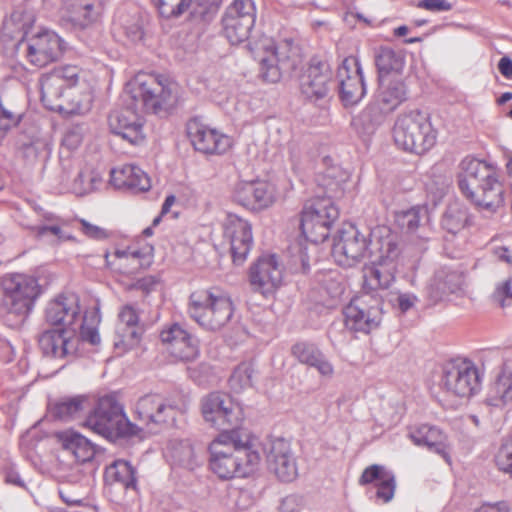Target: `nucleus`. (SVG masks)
I'll return each mask as SVG.
<instances>
[{"instance_id": "obj_58", "label": "nucleus", "mask_w": 512, "mask_h": 512, "mask_svg": "<svg viewBox=\"0 0 512 512\" xmlns=\"http://www.w3.org/2000/svg\"><path fill=\"white\" fill-rule=\"evenodd\" d=\"M83 140V128L81 126H73L65 133L62 145L69 150H74L80 146Z\"/></svg>"}, {"instance_id": "obj_45", "label": "nucleus", "mask_w": 512, "mask_h": 512, "mask_svg": "<svg viewBox=\"0 0 512 512\" xmlns=\"http://www.w3.org/2000/svg\"><path fill=\"white\" fill-rule=\"evenodd\" d=\"M442 275L443 274H437L435 272L426 286V298L431 305H436L444 301L450 295V292L445 289V285H443Z\"/></svg>"}, {"instance_id": "obj_55", "label": "nucleus", "mask_w": 512, "mask_h": 512, "mask_svg": "<svg viewBox=\"0 0 512 512\" xmlns=\"http://www.w3.org/2000/svg\"><path fill=\"white\" fill-rule=\"evenodd\" d=\"M493 300L502 308L512 304V278H508L496 287Z\"/></svg>"}, {"instance_id": "obj_52", "label": "nucleus", "mask_w": 512, "mask_h": 512, "mask_svg": "<svg viewBox=\"0 0 512 512\" xmlns=\"http://www.w3.org/2000/svg\"><path fill=\"white\" fill-rule=\"evenodd\" d=\"M376 498L381 500L383 503L390 502L395 493L396 489V481L395 476L392 472L389 474H384L382 480L376 483Z\"/></svg>"}, {"instance_id": "obj_26", "label": "nucleus", "mask_w": 512, "mask_h": 512, "mask_svg": "<svg viewBox=\"0 0 512 512\" xmlns=\"http://www.w3.org/2000/svg\"><path fill=\"white\" fill-rule=\"evenodd\" d=\"M398 251L395 244L388 243V254L381 257L378 263L365 266L363 269V287L366 293L373 294L378 289H387L395 279L396 266L394 258Z\"/></svg>"}, {"instance_id": "obj_6", "label": "nucleus", "mask_w": 512, "mask_h": 512, "mask_svg": "<svg viewBox=\"0 0 512 512\" xmlns=\"http://www.w3.org/2000/svg\"><path fill=\"white\" fill-rule=\"evenodd\" d=\"M188 314L200 327L215 332L231 321L234 306L230 297L218 289L198 290L189 297Z\"/></svg>"}, {"instance_id": "obj_41", "label": "nucleus", "mask_w": 512, "mask_h": 512, "mask_svg": "<svg viewBox=\"0 0 512 512\" xmlns=\"http://www.w3.org/2000/svg\"><path fill=\"white\" fill-rule=\"evenodd\" d=\"M103 178L101 174L95 170H81L71 185V190L78 196H83L98 189L102 184Z\"/></svg>"}, {"instance_id": "obj_27", "label": "nucleus", "mask_w": 512, "mask_h": 512, "mask_svg": "<svg viewBox=\"0 0 512 512\" xmlns=\"http://www.w3.org/2000/svg\"><path fill=\"white\" fill-rule=\"evenodd\" d=\"M61 52V39L53 31L42 30L27 40V58L37 67H43L55 61Z\"/></svg>"}, {"instance_id": "obj_16", "label": "nucleus", "mask_w": 512, "mask_h": 512, "mask_svg": "<svg viewBox=\"0 0 512 512\" xmlns=\"http://www.w3.org/2000/svg\"><path fill=\"white\" fill-rule=\"evenodd\" d=\"M135 412L148 429H154L173 425L181 411L162 396L148 394L137 401Z\"/></svg>"}, {"instance_id": "obj_37", "label": "nucleus", "mask_w": 512, "mask_h": 512, "mask_svg": "<svg viewBox=\"0 0 512 512\" xmlns=\"http://www.w3.org/2000/svg\"><path fill=\"white\" fill-rule=\"evenodd\" d=\"M388 111L383 110V106L374 100L369 103L360 114L353 118L352 124L363 134H372L384 122Z\"/></svg>"}, {"instance_id": "obj_38", "label": "nucleus", "mask_w": 512, "mask_h": 512, "mask_svg": "<svg viewBox=\"0 0 512 512\" xmlns=\"http://www.w3.org/2000/svg\"><path fill=\"white\" fill-rule=\"evenodd\" d=\"M107 478L120 483L125 489H135L137 484L136 471L126 460H116L106 469Z\"/></svg>"}, {"instance_id": "obj_61", "label": "nucleus", "mask_w": 512, "mask_h": 512, "mask_svg": "<svg viewBox=\"0 0 512 512\" xmlns=\"http://www.w3.org/2000/svg\"><path fill=\"white\" fill-rule=\"evenodd\" d=\"M417 301L418 297L410 292L398 293L396 298L397 307L403 313L413 308Z\"/></svg>"}, {"instance_id": "obj_50", "label": "nucleus", "mask_w": 512, "mask_h": 512, "mask_svg": "<svg viewBox=\"0 0 512 512\" xmlns=\"http://www.w3.org/2000/svg\"><path fill=\"white\" fill-rule=\"evenodd\" d=\"M498 469L512 477V436L506 439L495 455Z\"/></svg>"}, {"instance_id": "obj_2", "label": "nucleus", "mask_w": 512, "mask_h": 512, "mask_svg": "<svg viewBox=\"0 0 512 512\" xmlns=\"http://www.w3.org/2000/svg\"><path fill=\"white\" fill-rule=\"evenodd\" d=\"M348 178V173L337 165L328 167L318 175L317 181L326 196L307 202L302 210L300 229L306 240L322 243L328 238L333 223L339 217V209L332 198L342 195Z\"/></svg>"}, {"instance_id": "obj_54", "label": "nucleus", "mask_w": 512, "mask_h": 512, "mask_svg": "<svg viewBox=\"0 0 512 512\" xmlns=\"http://www.w3.org/2000/svg\"><path fill=\"white\" fill-rule=\"evenodd\" d=\"M87 320L88 316L85 315L82 317L80 322H78L79 342L82 340L90 343L91 345H97L100 343V335L98 333V329L95 326L87 325Z\"/></svg>"}, {"instance_id": "obj_32", "label": "nucleus", "mask_w": 512, "mask_h": 512, "mask_svg": "<svg viewBox=\"0 0 512 512\" xmlns=\"http://www.w3.org/2000/svg\"><path fill=\"white\" fill-rule=\"evenodd\" d=\"M110 183L117 189H127L135 193L148 191L151 187L148 175L135 165L112 169Z\"/></svg>"}, {"instance_id": "obj_48", "label": "nucleus", "mask_w": 512, "mask_h": 512, "mask_svg": "<svg viewBox=\"0 0 512 512\" xmlns=\"http://www.w3.org/2000/svg\"><path fill=\"white\" fill-rule=\"evenodd\" d=\"M437 274L442 275V282L450 294L457 293L462 290L464 285V274L458 270L443 267L436 271Z\"/></svg>"}, {"instance_id": "obj_24", "label": "nucleus", "mask_w": 512, "mask_h": 512, "mask_svg": "<svg viewBox=\"0 0 512 512\" xmlns=\"http://www.w3.org/2000/svg\"><path fill=\"white\" fill-rule=\"evenodd\" d=\"M332 73L325 62L312 60L300 76V91L302 96L317 102L327 97L331 89Z\"/></svg>"}, {"instance_id": "obj_23", "label": "nucleus", "mask_w": 512, "mask_h": 512, "mask_svg": "<svg viewBox=\"0 0 512 512\" xmlns=\"http://www.w3.org/2000/svg\"><path fill=\"white\" fill-rule=\"evenodd\" d=\"M144 325L140 322L135 306L126 304L118 312L114 346L122 352L136 347L144 334Z\"/></svg>"}, {"instance_id": "obj_42", "label": "nucleus", "mask_w": 512, "mask_h": 512, "mask_svg": "<svg viewBox=\"0 0 512 512\" xmlns=\"http://www.w3.org/2000/svg\"><path fill=\"white\" fill-rule=\"evenodd\" d=\"M254 368L251 363H240L229 378L230 388L239 393L253 385Z\"/></svg>"}, {"instance_id": "obj_19", "label": "nucleus", "mask_w": 512, "mask_h": 512, "mask_svg": "<svg viewBox=\"0 0 512 512\" xmlns=\"http://www.w3.org/2000/svg\"><path fill=\"white\" fill-rule=\"evenodd\" d=\"M41 351L53 358H72L79 347L78 332L74 328H54L45 330L38 338Z\"/></svg>"}, {"instance_id": "obj_36", "label": "nucleus", "mask_w": 512, "mask_h": 512, "mask_svg": "<svg viewBox=\"0 0 512 512\" xmlns=\"http://www.w3.org/2000/svg\"><path fill=\"white\" fill-rule=\"evenodd\" d=\"M488 406L500 409H512V375L500 374L490 387L486 400Z\"/></svg>"}, {"instance_id": "obj_9", "label": "nucleus", "mask_w": 512, "mask_h": 512, "mask_svg": "<svg viewBox=\"0 0 512 512\" xmlns=\"http://www.w3.org/2000/svg\"><path fill=\"white\" fill-rule=\"evenodd\" d=\"M1 287L4 308L8 313L22 317L31 312L34 301L40 294L37 279L21 273L4 276Z\"/></svg>"}, {"instance_id": "obj_57", "label": "nucleus", "mask_w": 512, "mask_h": 512, "mask_svg": "<svg viewBox=\"0 0 512 512\" xmlns=\"http://www.w3.org/2000/svg\"><path fill=\"white\" fill-rule=\"evenodd\" d=\"M80 230L87 237L94 240H105L109 237V233L106 229L94 225L85 219H80Z\"/></svg>"}, {"instance_id": "obj_18", "label": "nucleus", "mask_w": 512, "mask_h": 512, "mask_svg": "<svg viewBox=\"0 0 512 512\" xmlns=\"http://www.w3.org/2000/svg\"><path fill=\"white\" fill-rule=\"evenodd\" d=\"M339 96L345 107L358 104L366 95V85L359 60L345 58L337 71Z\"/></svg>"}, {"instance_id": "obj_11", "label": "nucleus", "mask_w": 512, "mask_h": 512, "mask_svg": "<svg viewBox=\"0 0 512 512\" xmlns=\"http://www.w3.org/2000/svg\"><path fill=\"white\" fill-rule=\"evenodd\" d=\"M343 313L348 330L368 334L380 325L381 299L375 294L364 293L353 298Z\"/></svg>"}, {"instance_id": "obj_51", "label": "nucleus", "mask_w": 512, "mask_h": 512, "mask_svg": "<svg viewBox=\"0 0 512 512\" xmlns=\"http://www.w3.org/2000/svg\"><path fill=\"white\" fill-rule=\"evenodd\" d=\"M420 208H412L396 215L397 225L407 233H413L420 225Z\"/></svg>"}, {"instance_id": "obj_8", "label": "nucleus", "mask_w": 512, "mask_h": 512, "mask_svg": "<svg viewBox=\"0 0 512 512\" xmlns=\"http://www.w3.org/2000/svg\"><path fill=\"white\" fill-rule=\"evenodd\" d=\"M393 138L403 150L420 155L435 145L437 131L428 114L415 110L397 118Z\"/></svg>"}, {"instance_id": "obj_43", "label": "nucleus", "mask_w": 512, "mask_h": 512, "mask_svg": "<svg viewBox=\"0 0 512 512\" xmlns=\"http://www.w3.org/2000/svg\"><path fill=\"white\" fill-rule=\"evenodd\" d=\"M260 181H239L234 185L232 199L237 204L250 209Z\"/></svg>"}, {"instance_id": "obj_35", "label": "nucleus", "mask_w": 512, "mask_h": 512, "mask_svg": "<svg viewBox=\"0 0 512 512\" xmlns=\"http://www.w3.org/2000/svg\"><path fill=\"white\" fill-rule=\"evenodd\" d=\"M374 98L383 106L384 111L391 113L406 100V86L400 79L388 83L380 79V86Z\"/></svg>"}, {"instance_id": "obj_30", "label": "nucleus", "mask_w": 512, "mask_h": 512, "mask_svg": "<svg viewBox=\"0 0 512 512\" xmlns=\"http://www.w3.org/2000/svg\"><path fill=\"white\" fill-rule=\"evenodd\" d=\"M408 436L415 445L424 446L429 451L442 456L447 462L449 461L448 438L440 428L422 424L412 428Z\"/></svg>"}, {"instance_id": "obj_17", "label": "nucleus", "mask_w": 512, "mask_h": 512, "mask_svg": "<svg viewBox=\"0 0 512 512\" xmlns=\"http://www.w3.org/2000/svg\"><path fill=\"white\" fill-rule=\"evenodd\" d=\"M223 238L230 244L235 264H242L252 246L253 234L250 222L234 213H227L222 221Z\"/></svg>"}, {"instance_id": "obj_14", "label": "nucleus", "mask_w": 512, "mask_h": 512, "mask_svg": "<svg viewBox=\"0 0 512 512\" xmlns=\"http://www.w3.org/2000/svg\"><path fill=\"white\" fill-rule=\"evenodd\" d=\"M256 19L253 0H235L226 8L222 17L223 33L232 45L249 38Z\"/></svg>"}, {"instance_id": "obj_44", "label": "nucleus", "mask_w": 512, "mask_h": 512, "mask_svg": "<svg viewBox=\"0 0 512 512\" xmlns=\"http://www.w3.org/2000/svg\"><path fill=\"white\" fill-rule=\"evenodd\" d=\"M84 397H74L57 403L54 407V414L63 421H68L77 417L84 408Z\"/></svg>"}, {"instance_id": "obj_56", "label": "nucleus", "mask_w": 512, "mask_h": 512, "mask_svg": "<svg viewBox=\"0 0 512 512\" xmlns=\"http://www.w3.org/2000/svg\"><path fill=\"white\" fill-rule=\"evenodd\" d=\"M64 222L52 223V224H42L34 227V231L37 236H45L48 233H51L59 241L71 240L73 237L62 230V225Z\"/></svg>"}, {"instance_id": "obj_1", "label": "nucleus", "mask_w": 512, "mask_h": 512, "mask_svg": "<svg viewBox=\"0 0 512 512\" xmlns=\"http://www.w3.org/2000/svg\"><path fill=\"white\" fill-rule=\"evenodd\" d=\"M127 93L133 101L131 107L114 111L108 122L113 134L131 144L143 141V120L137 109L157 114L182 104L184 90L174 80L160 74L139 73L127 85Z\"/></svg>"}, {"instance_id": "obj_40", "label": "nucleus", "mask_w": 512, "mask_h": 512, "mask_svg": "<svg viewBox=\"0 0 512 512\" xmlns=\"http://www.w3.org/2000/svg\"><path fill=\"white\" fill-rule=\"evenodd\" d=\"M469 214L465 206L460 204L450 205L442 218V227L451 234L461 231L468 223Z\"/></svg>"}, {"instance_id": "obj_47", "label": "nucleus", "mask_w": 512, "mask_h": 512, "mask_svg": "<svg viewBox=\"0 0 512 512\" xmlns=\"http://www.w3.org/2000/svg\"><path fill=\"white\" fill-rule=\"evenodd\" d=\"M275 201V189L268 182H259V188L253 198L251 210H262L273 204Z\"/></svg>"}, {"instance_id": "obj_64", "label": "nucleus", "mask_w": 512, "mask_h": 512, "mask_svg": "<svg viewBox=\"0 0 512 512\" xmlns=\"http://www.w3.org/2000/svg\"><path fill=\"white\" fill-rule=\"evenodd\" d=\"M500 73L507 79H512V60L509 57H502L498 63Z\"/></svg>"}, {"instance_id": "obj_13", "label": "nucleus", "mask_w": 512, "mask_h": 512, "mask_svg": "<svg viewBox=\"0 0 512 512\" xmlns=\"http://www.w3.org/2000/svg\"><path fill=\"white\" fill-rule=\"evenodd\" d=\"M201 413L205 422L222 432L236 429L242 421L240 408L229 395L220 392L202 398Z\"/></svg>"}, {"instance_id": "obj_59", "label": "nucleus", "mask_w": 512, "mask_h": 512, "mask_svg": "<svg viewBox=\"0 0 512 512\" xmlns=\"http://www.w3.org/2000/svg\"><path fill=\"white\" fill-rule=\"evenodd\" d=\"M303 505V498L299 495L292 494L282 499L279 510L280 512H300Z\"/></svg>"}, {"instance_id": "obj_12", "label": "nucleus", "mask_w": 512, "mask_h": 512, "mask_svg": "<svg viewBox=\"0 0 512 512\" xmlns=\"http://www.w3.org/2000/svg\"><path fill=\"white\" fill-rule=\"evenodd\" d=\"M260 60V75L264 81L277 83L284 74L295 70L301 61L299 48L291 39L269 47Z\"/></svg>"}, {"instance_id": "obj_53", "label": "nucleus", "mask_w": 512, "mask_h": 512, "mask_svg": "<svg viewBox=\"0 0 512 512\" xmlns=\"http://www.w3.org/2000/svg\"><path fill=\"white\" fill-rule=\"evenodd\" d=\"M390 471L386 470L385 467L377 464H373L368 466L364 469L362 472L360 478H359V484L360 485H367L380 482L382 480V477L384 474H389Z\"/></svg>"}, {"instance_id": "obj_33", "label": "nucleus", "mask_w": 512, "mask_h": 512, "mask_svg": "<svg viewBox=\"0 0 512 512\" xmlns=\"http://www.w3.org/2000/svg\"><path fill=\"white\" fill-rule=\"evenodd\" d=\"M292 355L302 364L315 368L324 377L334 373L333 365L314 344L298 342L292 346Z\"/></svg>"}, {"instance_id": "obj_63", "label": "nucleus", "mask_w": 512, "mask_h": 512, "mask_svg": "<svg viewBox=\"0 0 512 512\" xmlns=\"http://www.w3.org/2000/svg\"><path fill=\"white\" fill-rule=\"evenodd\" d=\"M475 512H510L507 502L484 503Z\"/></svg>"}, {"instance_id": "obj_7", "label": "nucleus", "mask_w": 512, "mask_h": 512, "mask_svg": "<svg viewBox=\"0 0 512 512\" xmlns=\"http://www.w3.org/2000/svg\"><path fill=\"white\" fill-rule=\"evenodd\" d=\"M84 425L108 440L136 435L138 428L126 417L122 405L113 395L101 397Z\"/></svg>"}, {"instance_id": "obj_60", "label": "nucleus", "mask_w": 512, "mask_h": 512, "mask_svg": "<svg viewBox=\"0 0 512 512\" xmlns=\"http://www.w3.org/2000/svg\"><path fill=\"white\" fill-rule=\"evenodd\" d=\"M417 6L431 12H446L453 8L446 0H420Z\"/></svg>"}, {"instance_id": "obj_49", "label": "nucleus", "mask_w": 512, "mask_h": 512, "mask_svg": "<svg viewBox=\"0 0 512 512\" xmlns=\"http://www.w3.org/2000/svg\"><path fill=\"white\" fill-rule=\"evenodd\" d=\"M159 13L166 18L181 15L190 5L191 0H153Z\"/></svg>"}, {"instance_id": "obj_29", "label": "nucleus", "mask_w": 512, "mask_h": 512, "mask_svg": "<svg viewBox=\"0 0 512 512\" xmlns=\"http://www.w3.org/2000/svg\"><path fill=\"white\" fill-rule=\"evenodd\" d=\"M63 9L67 19L81 29L96 23L103 10L101 0H64Z\"/></svg>"}, {"instance_id": "obj_20", "label": "nucleus", "mask_w": 512, "mask_h": 512, "mask_svg": "<svg viewBox=\"0 0 512 512\" xmlns=\"http://www.w3.org/2000/svg\"><path fill=\"white\" fill-rule=\"evenodd\" d=\"M187 135L196 151L203 154H223L231 146V139L199 119L187 123Z\"/></svg>"}, {"instance_id": "obj_46", "label": "nucleus", "mask_w": 512, "mask_h": 512, "mask_svg": "<svg viewBox=\"0 0 512 512\" xmlns=\"http://www.w3.org/2000/svg\"><path fill=\"white\" fill-rule=\"evenodd\" d=\"M23 150L26 158L34 160L37 158H47L51 147L47 138L37 136L30 142L24 143Z\"/></svg>"}, {"instance_id": "obj_62", "label": "nucleus", "mask_w": 512, "mask_h": 512, "mask_svg": "<svg viewBox=\"0 0 512 512\" xmlns=\"http://www.w3.org/2000/svg\"><path fill=\"white\" fill-rule=\"evenodd\" d=\"M158 284H159L158 279L154 276L149 275V276H145L141 279H138L133 286L136 289L143 291L145 294H149L150 292L155 290V288L158 286Z\"/></svg>"}, {"instance_id": "obj_39", "label": "nucleus", "mask_w": 512, "mask_h": 512, "mask_svg": "<svg viewBox=\"0 0 512 512\" xmlns=\"http://www.w3.org/2000/svg\"><path fill=\"white\" fill-rule=\"evenodd\" d=\"M375 64L382 79L390 72H400L404 67V57L389 47H381L375 56Z\"/></svg>"}, {"instance_id": "obj_31", "label": "nucleus", "mask_w": 512, "mask_h": 512, "mask_svg": "<svg viewBox=\"0 0 512 512\" xmlns=\"http://www.w3.org/2000/svg\"><path fill=\"white\" fill-rule=\"evenodd\" d=\"M168 453L173 465L190 471L201 466L204 461L203 447L189 439L170 441Z\"/></svg>"}, {"instance_id": "obj_25", "label": "nucleus", "mask_w": 512, "mask_h": 512, "mask_svg": "<svg viewBox=\"0 0 512 512\" xmlns=\"http://www.w3.org/2000/svg\"><path fill=\"white\" fill-rule=\"evenodd\" d=\"M282 278V267L275 255L262 256L250 267V284L263 295L273 293L281 285Z\"/></svg>"}, {"instance_id": "obj_22", "label": "nucleus", "mask_w": 512, "mask_h": 512, "mask_svg": "<svg viewBox=\"0 0 512 512\" xmlns=\"http://www.w3.org/2000/svg\"><path fill=\"white\" fill-rule=\"evenodd\" d=\"M82 319L79 298L75 294H61L49 301L45 309V320L57 328H74Z\"/></svg>"}, {"instance_id": "obj_28", "label": "nucleus", "mask_w": 512, "mask_h": 512, "mask_svg": "<svg viewBox=\"0 0 512 512\" xmlns=\"http://www.w3.org/2000/svg\"><path fill=\"white\" fill-rule=\"evenodd\" d=\"M160 339L167 346L169 353L176 359L191 361L198 355L196 339L178 323L163 329L160 333Z\"/></svg>"}, {"instance_id": "obj_3", "label": "nucleus", "mask_w": 512, "mask_h": 512, "mask_svg": "<svg viewBox=\"0 0 512 512\" xmlns=\"http://www.w3.org/2000/svg\"><path fill=\"white\" fill-rule=\"evenodd\" d=\"M210 468L221 479L247 477L260 463L250 436L240 430L221 432L209 445Z\"/></svg>"}, {"instance_id": "obj_21", "label": "nucleus", "mask_w": 512, "mask_h": 512, "mask_svg": "<svg viewBox=\"0 0 512 512\" xmlns=\"http://www.w3.org/2000/svg\"><path fill=\"white\" fill-rule=\"evenodd\" d=\"M267 464L276 477L291 482L298 476L297 461L291 443L284 438H274L267 448Z\"/></svg>"}, {"instance_id": "obj_34", "label": "nucleus", "mask_w": 512, "mask_h": 512, "mask_svg": "<svg viewBox=\"0 0 512 512\" xmlns=\"http://www.w3.org/2000/svg\"><path fill=\"white\" fill-rule=\"evenodd\" d=\"M59 440L63 449L70 452L78 462H88L95 456V445L73 430H67L59 433Z\"/></svg>"}, {"instance_id": "obj_4", "label": "nucleus", "mask_w": 512, "mask_h": 512, "mask_svg": "<svg viewBox=\"0 0 512 512\" xmlns=\"http://www.w3.org/2000/svg\"><path fill=\"white\" fill-rule=\"evenodd\" d=\"M458 186L480 211L495 214L504 205V186L496 170L485 161L464 158L460 163Z\"/></svg>"}, {"instance_id": "obj_15", "label": "nucleus", "mask_w": 512, "mask_h": 512, "mask_svg": "<svg viewBox=\"0 0 512 512\" xmlns=\"http://www.w3.org/2000/svg\"><path fill=\"white\" fill-rule=\"evenodd\" d=\"M369 234L364 235L353 224H345L335 238L332 256L343 267H352L369 252Z\"/></svg>"}, {"instance_id": "obj_5", "label": "nucleus", "mask_w": 512, "mask_h": 512, "mask_svg": "<svg viewBox=\"0 0 512 512\" xmlns=\"http://www.w3.org/2000/svg\"><path fill=\"white\" fill-rule=\"evenodd\" d=\"M81 69L64 65L53 69L41 79V101L44 106L63 114H81L87 110L81 101L71 98V89L80 78Z\"/></svg>"}, {"instance_id": "obj_10", "label": "nucleus", "mask_w": 512, "mask_h": 512, "mask_svg": "<svg viewBox=\"0 0 512 512\" xmlns=\"http://www.w3.org/2000/svg\"><path fill=\"white\" fill-rule=\"evenodd\" d=\"M440 388L449 396L469 398L480 389L478 369L469 360L449 361L443 366Z\"/></svg>"}]
</instances>
